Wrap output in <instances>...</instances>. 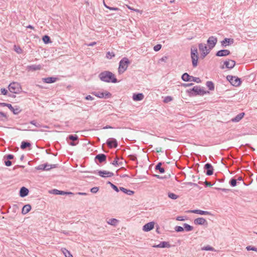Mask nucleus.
Segmentation results:
<instances>
[{
	"label": "nucleus",
	"mask_w": 257,
	"mask_h": 257,
	"mask_svg": "<svg viewBox=\"0 0 257 257\" xmlns=\"http://www.w3.org/2000/svg\"><path fill=\"white\" fill-rule=\"evenodd\" d=\"M115 56V54L113 52H107L106 54V58L108 59H111Z\"/></svg>",
	"instance_id": "a19ab883"
},
{
	"label": "nucleus",
	"mask_w": 257,
	"mask_h": 257,
	"mask_svg": "<svg viewBox=\"0 0 257 257\" xmlns=\"http://www.w3.org/2000/svg\"><path fill=\"white\" fill-rule=\"evenodd\" d=\"M246 249L247 250H253L257 252V247H255L254 246L249 245L246 246Z\"/></svg>",
	"instance_id": "de8ad7c7"
},
{
	"label": "nucleus",
	"mask_w": 257,
	"mask_h": 257,
	"mask_svg": "<svg viewBox=\"0 0 257 257\" xmlns=\"http://www.w3.org/2000/svg\"><path fill=\"white\" fill-rule=\"evenodd\" d=\"M111 94L108 91H105V92H103V98H108L111 97Z\"/></svg>",
	"instance_id": "8fccbe9b"
},
{
	"label": "nucleus",
	"mask_w": 257,
	"mask_h": 257,
	"mask_svg": "<svg viewBox=\"0 0 257 257\" xmlns=\"http://www.w3.org/2000/svg\"><path fill=\"white\" fill-rule=\"evenodd\" d=\"M162 48V45L161 44H157L156 45H155L154 47V50L156 52H158Z\"/></svg>",
	"instance_id": "09e8293b"
},
{
	"label": "nucleus",
	"mask_w": 257,
	"mask_h": 257,
	"mask_svg": "<svg viewBox=\"0 0 257 257\" xmlns=\"http://www.w3.org/2000/svg\"><path fill=\"white\" fill-rule=\"evenodd\" d=\"M106 143L110 149L116 148L118 146V143L117 140L113 138L108 139Z\"/></svg>",
	"instance_id": "1a4fd4ad"
},
{
	"label": "nucleus",
	"mask_w": 257,
	"mask_h": 257,
	"mask_svg": "<svg viewBox=\"0 0 257 257\" xmlns=\"http://www.w3.org/2000/svg\"><path fill=\"white\" fill-rule=\"evenodd\" d=\"M8 88L9 91L13 93H19L22 89L20 83L15 82L11 83L8 86Z\"/></svg>",
	"instance_id": "423d86ee"
},
{
	"label": "nucleus",
	"mask_w": 257,
	"mask_h": 257,
	"mask_svg": "<svg viewBox=\"0 0 257 257\" xmlns=\"http://www.w3.org/2000/svg\"><path fill=\"white\" fill-rule=\"evenodd\" d=\"M154 224L155 223L153 221L148 222L143 226V230L146 232L149 231L154 228Z\"/></svg>",
	"instance_id": "dca6fc26"
},
{
	"label": "nucleus",
	"mask_w": 257,
	"mask_h": 257,
	"mask_svg": "<svg viewBox=\"0 0 257 257\" xmlns=\"http://www.w3.org/2000/svg\"><path fill=\"white\" fill-rule=\"evenodd\" d=\"M172 97L170 96H167L166 97H165L164 99V102H165V103H168V102H169L170 101H171L172 100Z\"/></svg>",
	"instance_id": "603ef678"
},
{
	"label": "nucleus",
	"mask_w": 257,
	"mask_h": 257,
	"mask_svg": "<svg viewBox=\"0 0 257 257\" xmlns=\"http://www.w3.org/2000/svg\"><path fill=\"white\" fill-rule=\"evenodd\" d=\"M29 190L25 187H22L20 188L19 195L21 197H25L28 195Z\"/></svg>",
	"instance_id": "6ab92c4d"
},
{
	"label": "nucleus",
	"mask_w": 257,
	"mask_h": 257,
	"mask_svg": "<svg viewBox=\"0 0 257 257\" xmlns=\"http://www.w3.org/2000/svg\"><path fill=\"white\" fill-rule=\"evenodd\" d=\"M99 190V188L97 187H92V188H91L90 189V191L91 193H97Z\"/></svg>",
	"instance_id": "5fc2aeb1"
},
{
	"label": "nucleus",
	"mask_w": 257,
	"mask_h": 257,
	"mask_svg": "<svg viewBox=\"0 0 257 257\" xmlns=\"http://www.w3.org/2000/svg\"><path fill=\"white\" fill-rule=\"evenodd\" d=\"M204 169L206 170L205 173L207 176H211L213 174V167L210 163H207L204 165Z\"/></svg>",
	"instance_id": "9b49d317"
},
{
	"label": "nucleus",
	"mask_w": 257,
	"mask_h": 257,
	"mask_svg": "<svg viewBox=\"0 0 257 257\" xmlns=\"http://www.w3.org/2000/svg\"><path fill=\"white\" fill-rule=\"evenodd\" d=\"M191 58L193 67H196L198 65L199 55L197 48L195 46H192L191 48Z\"/></svg>",
	"instance_id": "20e7f679"
},
{
	"label": "nucleus",
	"mask_w": 257,
	"mask_h": 257,
	"mask_svg": "<svg viewBox=\"0 0 257 257\" xmlns=\"http://www.w3.org/2000/svg\"><path fill=\"white\" fill-rule=\"evenodd\" d=\"M9 109L13 112L14 114H18L20 113L22 109L18 106H13L11 104H10L8 106Z\"/></svg>",
	"instance_id": "f3484780"
},
{
	"label": "nucleus",
	"mask_w": 257,
	"mask_h": 257,
	"mask_svg": "<svg viewBox=\"0 0 257 257\" xmlns=\"http://www.w3.org/2000/svg\"><path fill=\"white\" fill-rule=\"evenodd\" d=\"M50 192L55 195H67V194H73V193L71 192H65L64 191L59 190L56 189L52 190Z\"/></svg>",
	"instance_id": "a211bd4d"
},
{
	"label": "nucleus",
	"mask_w": 257,
	"mask_h": 257,
	"mask_svg": "<svg viewBox=\"0 0 257 257\" xmlns=\"http://www.w3.org/2000/svg\"><path fill=\"white\" fill-rule=\"evenodd\" d=\"M42 40L45 44L51 43L50 37L48 35H44L42 37Z\"/></svg>",
	"instance_id": "f704fd0d"
},
{
	"label": "nucleus",
	"mask_w": 257,
	"mask_h": 257,
	"mask_svg": "<svg viewBox=\"0 0 257 257\" xmlns=\"http://www.w3.org/2000/svg\"><path fill=\"white\" fill-rule=\"evenodd\" d=\"M31 209V206L30 204H26L24 205L22 210V213L26 214L28 213Z\"/></svg>",
	"instance_id": "c85d7f7f"
},
{
	"label": "nucleus",
	"mask_w": 257,
	"mask_h": 257,
	"mask_svg": "<svg viewBox=\"0 0 257 257\" xmlns=\"http://www.w3.org/2000/svg\"><path fill=\"white\" fill-rule=\"evenodd\" d=\"M62 251L65 257H73L70 252L66 248H62Z\"/></svg>",
	"instance_id": "4c0bfd02"
},
{
	"label": "nucleus",
	"mask_w": 257,
	"mask_h": 257,
	"mask_svg": "<svg viewBox=\"0 0 257 257\" xmlns=\"http://www.w3.org/2000/svg\"><path fill=\"white\" fill-rule=\"evenodd\" d=\"M12 163L10 160H7L5 161V165L7 167H10L12 165Z\"/></svg>",
	"instance_id": "0e129e2a"
},
{
	"label": "nucleus",
	"mask_w": 257,
	"mask_h": 257,
	"mask_svg": "<svg viewBox=\"0 0 257 257\" xmlns=\"http://www.w3.org/2000/svg\"><path fill=\"white\" fill-rule=\"evenodd\" d=\"M118 158L116 157L114 160L111 163V164L115 166H117L118 165Z\"/></svg>",
	"instance_id": "864d4df0"
},
{
	"label": "nucleus",
	"mask_w": 257,
	"mask_h": 257,
	"mask_svg": "<svg viewBox=\"0 0 257 257\" xmlns=\"http://www.w3.org/2000/svg\"><path fill=\"white\" fill-rule=\"evenodd\" d=\"M168 197L170 198L173 199V200H175L179 197V196L177 195H176L173 193H171V192L168 193Z\"/></svg>",
	"instance_id": "37998d69"
},
{
	"label": "nucleus",
	"mask_w": 257,
	"mask_h": 257,
	"mask_svg": "<svg viewBox=\"0 0 257 257\" xmlns=\"http://www.w3.org/2000/svg\"><path fill=\"white\" fill-rule=\"evenodd\" d=\"M191 76H190L189 74L186 72L182 74L181 78L183 81L188 82L191 81V79L192 78Z\"/></svg>",
	"instance_id": "c756f323"
},
{
	"label": "nucleus",
	"mask_w": 257,
	"mask_h": 257,
	"mask_svg": "<svg viewBox=\"0 0 257 257\" xmlns=\"http://www.w3.org/2000/svg\"><path fill=\"white\" fill-rule=\"evenodd\" d=\"M199 50L200 52V57L202 59L204 58L210 52V49H208L206 44L199 43L198 44Z\"/></svg>",
	"instance_id": "0eeeda50"
},
{
	"label": "nucleus",
	"mask_w": 257,
	"mask_h": 257,
	"mask_svg": "<svg viewBox=\"0 0 257 257\" xmlns=\"http://www.w3.org/2000/svg\"><path fill=\"white\" fill-rule=\"evenodd\" d=\"M1 92L3 95H6L8 93V90L5 88H2L1 89Z\"/></svg>",
	"instance_id": "bf43d9fd"
},
{
	"label": "nucleus",
	"mask_w": 257,
	"mask_h": 257,
	"mask_svg": "<svg viewBox=\"0 0 257 257\" xmlns=\"http://www.w3.org/2000/svg\"><path fill=\"white\" fill-rule=\"evenodd\" d=\"M194 84L193 83H182V86L184 87H189V86H192Z\"/></svg>",
	"instance_id": "338daca9"
},
{
	"label": "nucleus",
	"mask_w": 257,
	"mask_h": 257,
	"mask_svg": "<svg viewBox=\"0 0 257 257\" xmlns=\"http://www.w3.org/2000/svg\"><path fill=\"white\" fill-rule=\"evenodd\" d=\"M153 176L156 177V178L160 179H164L167 178V177L166 176H161L159 175L154 174Z\"/></svg>",
	"instance_id": "680f3d73"
},
{
	"label": "nucleus",
	"mask_w": 257,
	"mask_h": 257,
	"mask_svg": "<svg viewBox=\"0 0 257 257\" xmlns=\"http://www.w3.org/2000/svg\"><path fill=\"white\" fill-rule=\"evenodd\" d=\"M217 42V39L215 36H210L207 40V44L208 45V48L212 49L216 45Z\"/></svg>",
	"instance_id": "6e6552de"
},
{
	"label": "nucleus",
	"mask_w": 257,
	"mask_h": 257,
	"mask_svg": "<svg viewBox=\"0 0 257 257\" xmlns=\"http://www.w3.org/2000/svg\"><path fill=\"white\" fill-rule=\"evenodd\" d=\"M93 95L97 96L98 98H103V92H94L92 93Z\"/></svg>",
	"instance_id": "79ce46f5"
},
{
	"label": "nucleus",
	"mask_w": 257,
	"mask_h": 257,
	"mask_svg": "<svg viewBox=\"0 0 257 257\" xmlns=\"http://www.w3.org/2000/svg\"><path fill=\"white\" fill-rule=\"evenodd\" d=\"M69 140L72 141L71 142H68L69 145L70 146H75L78 144V141L77 143H75V141L78 140V137L76 135H69L67 138V141H68Z\"/></svg>",
	"instance_id": "9d476101"
},
{
	"label": "nucleus",
	"mask_w": 257,
	"mask_h": 257,
	"mask_svg": "<svg viewBox=\"0 0 257 257\" xmlns=\"http://www.w3.org/2000/svg\"><path fill=\"white\" fill-rule=\"evenodd\" d=\"M98 174L102 178L111 177L114 175V174L112 172L105 170L98 171Z\"/></svg>",
	"instance_id": "f8f14e48"
},
{
	"label": "nucleus",
	"mask_w": 257,
	"mask_h": 257,
	"mask_svg": "<svg viewBox=\"0 0 257 257\" xmlns=\"http://www.w3.org/2000/svg\"><path fill=\"white\" fill-rule=\"evenodd\" d=\"M85 99L87 100H93L94 98L90 95L85 96Z\"/></svg>",
	"instance_id": "774afa93"
},
{
	"label": "nucleus",
	"mask_w": 257,
	"mask_h": 257,
	"mask_svg": "<svg viewBox=\"0 0 257 257\" xmlns=\"http://www.w3.org/2000/svg\"><path fill=\"white\" fill-rule=\"evenodd\" d=\"M107 223L108 224L115 226L117 225V223H118V220L115 218H111V219H109L107 221Z\"/></svg>",
	"instance_id": "72a5a7b5"
},
{
	"label": "nucleus",
	"mask_w": 257,
	"mask_h": 257,
	"mask_svg": "<svg viewBox=\"0 0 257 257\" xmlns=\"http://www.w3.org/2000/svg\"><path fill=\"white\" fill-rule=\"evenodd\" d=\"M163 163L159 162L155 166V170H159V172L161 174L165 173V169L164 168L162 167Z\"/></svg>",
	"instance_id": "7c9ffc66"
},
{
	"label": "nucleus",
	"mask_w": 257,
	"mask_h": 257,
	"mask_svg": "<svg viewBox=\"0 0 257 257\" xmlns=\"http://www.w3.org/2000/svg\"><path fill=\"white\" fill-rule=\"evenodd\" d=\"M176 220L178 221H184L185 220V216H178L176 218Z\"/></svg>",
	"instance_id": "69168bd1"
},
{
	"label": "nucleus",
	"mask_w": 257,
	"mask_h": 257,
	"mask_svg": "<svg viewBox=\"0 0 257 257\" xmlns=\"http://www.w3.org/2000/svg\"><path fill=\"white\" fill-rule=\"evenodd\" d=\"M98 78L103 82L115 83L118 82L114 74L109 71H104L98 75Z\"/></svg>",
	"instance_id": "f257e3e1"
},
{
	"label": "nucleus",
	"mask_w": 257,
	"mask_h": 257,
	"mask_svg": "<svg viewBox=\"0 0 257 257\" xmlns=\"http://www.w3.org/2000/svg\"><path fill=\"white\" fill-rule=\"evenodd\" d=\"M171 245L167 241H161L159 244L155 245L153 246L154 247L156 248H169L170 247Z\"/></svg>",
	"instance_id": "aec40b11"
},
{
	"label": "nucleus",
	"mask_w": 257,
	"mask_h": 257,
	"mask_svg": "<svg viewBox=\"0 0 257 257\" xmlns=\"http://www.w3.org/2000/svg\"><path fill=\"white\" fill-rule=\"evenodd\" d=\"M230 52L229 50L227 49H222L218 51L216 54L215 55L217 57H224L226 56L229 55H230Z\"/></svg>",
	"instance_id": "4468645a"
},
{
	"label": "nucleus",
	"mask_w": 257,
	"mask_h": 257,
	"mask_svg": "<svg viewBox=\"0 0 257 257\" xmlns=\"http://www.w3.org/2000/svg\"><path fill=\"white\" fill-rule=\"evenodd\" d=\"M245 113L241 112L238 114L236 116L231 119L232 122H239L244 116Z\"/></svg>",
	"instance_id": "bb28decb"
},
{
	"label": "nucleus",
	"mask_w": 257,
	"mask_h": 257,
	"mask_svg": "<svg viewBox=\"0 0 257 257\" xmlns=\"http://www.w3.org/2000/svg\"><path fill=\"white\" fill-rule=\"evenodd\" d=\"M190 212L191 213H196V214H200V215H210L211 214V213L209 211L201 210H199V209L191 210L190 211Z\"/></svg>",
	"instance_id": "412c9836"
},
{
	"label": "nucleus",
	"mask_w": 257,
	"mask_h": 257,
	"mask_svg": "<svg viewBox=\"0 0 257 257\" xmlns=\"http://www.w3.org/2000/svg\"><path fill=\"white\" fill-rule=\"evenodd\" d=\"M191 81H193L196 82L197 83H199L201 82V80L199 77H195L194 76H191Z\"/></svg>",
	"instance_id": "a18cd8bd"
},
{
	"label": "nucleus",
	"mask_w": 257,
	"mask_h": 257,
	"mask_svg": "<svg viewBox=\"0 0 257 257\" xmlns=\"http://www.w3.org/2000/svg\"><path fill=\"white\" fill-rule=\"evenodd\" d=\"M144 95L142 93H134L133 99L135 101H141L143 99Z\"/></svg>",
	"instance_id": "b1692460"
},
{
	"label": "nucleus",
	"mask_w": 257,
	"mask_h": 257,
	"mask_svg": "<svg viewBox=\"0 0 257 257\" xmlns=\"http://www.w3.org/2000/svg\"><path fill=\"white\" fill-rule=\"evenodd\" d=\"M233 42L234 40L233 39L225 38L221 41V44L222 47H226L227 46L232 45Z\"/></svg>",
	"instance_id": "ddd939ff"
},
{
	"label": "nucleus",
	"mask_w": 257,
	"mask_h": 257,
	"mask_svg": "<svg viewBox=\"0 0 257 257\" xmlns=\"http://www.w3.org/2000/svg\"><path fill=\"white\" fill-rule=\"evenodd\" d=\"M174 229L177 232H182L184 230V227L181 226H176Z\"/></svg>",
	"instance_id": "49530a36"
},
{
	"label": "nucleus",
	"mask_w": 257,
	"mask_h": 257,
	"mask_svg": "<svg viewBox=\"0 0 257 257\" xmlns=\"http://www.w3.org/2000/svg\"><path fill=\"white\" fill-rule=\"evenodd\" d=\"M31 146V144L29 142H28V141H23L21 144V148L22 150H24L28 147H30Z\"/></svg>",
	"instance_id": "473e14b6"
},
{
	"label": "nucleus",
	"mask_w": 257,
	"mask_h": 257,
	"mask_svg": "<svg viewBox=\"0 0 257 257\" xmlns=\"http://www.w3.org/2000/svg\"><path fill=\"white\" fill-rule=\"evenodd\" d=\"M47 163H45L44 164H41L35 168L37 170H45V171H49V169L47 168Z\"/></svg>",
	"instance_id": "2f4dec72"
},
{
	"label": "nucleus",
	"mask_w": 257,
	"mask_h": 257,
	"mask_svg": "<svg viewBox=\"0 0 257 257\" xmlns=\"http://www.w3.org/2000/svg\"><path fill=\"white\" fill-rule=\"evenodd\" d=\"M230 185L232 187H235L237 184V180L234 178H232L229 182Z\"/></svg>",
	"instance_id": "ea45409f"
},
{
	"label": "nucleus",
	"mask_w": 257,
	"mask_h": 257,
	"mask_svg": "<svg viewBox=\"0 0 257 257\" xmlns=\"http://www.w3.org/2000/svg\"><path fill=\"white\" fill-rule=\"evenodd\" d=\"M186 184L188 185L191 186H194V187H198V185L197 184L192 182H187Z\"/></svg>",
	"instance_id": "e2e57ef3"
},
{
	"label": "nucleus",
	"mask_w": 257,
	"mask_h": 257,
	"mask_svg": "<svg viewBox=\"0 0 257 257\" xmlns=\"http://www.w3.org/2000/svg\"><path fill=\"white\" fill-rule=\"evenodd\" d=\"M226 79L233 86L238 87L240 86L241 83V79L237 76L227 75L226 76Z\"/></svg>",
	"instance_id": "39448f33"
},
{
	"label": "nucleus",
	"mask_w": 257,
	"mask_h": 257,
	"mask_svg": "<svg viewBox=\"0 0 257 257\" xmlns=\"http://www.w3.org/2000/svg\"><path fill=\"white\" fill-rule=\"evenodd\" d=\"M207 87L210 90H213L214 89V85L213 82L211 81H208L206 84Z\"/></svg>",
	"instance_id": "e433bc0d"
},
{
	"label": "nucleus",
	"mask_w": 257,
	"mask_h": 257,
	"mask_svg": "<svg viewBox=\"0 0 257 257\" xmlns=\"http://www.w3.org/2000/svg\"><path fill=\"white\" fill-rule=\"evenodd\" d=\"M95 160H98L99 163L105 162L106 156L104 154H99L95 157Z\"/></svg>",
	"instance_id": "4be33fe9"
},
{
	"label": "nucleus",
	"mask_w": 257,
	"mask_h": 257,
	"mask_svg": "<svg viewBox=\"0 0 257 257\" xmlns=\"http://www.w3.org/2000/svg\"><path fill=\"white\" fill-rule=\"evenodd\" d=\"M224 65L225 66L226 68L231 69L235 65V61L234 60L228 59V60H225L224 62Z\"/></svg>",
	"instance_id": "2eb2a0df"
},
{
	"label": "nucleus",
	"mask_w": 257,
	"mask_h": 257,
	"mask_svg": "<svg viewBox=\"0 0 257 257\" xmlns=\"http://www.w3.org/2000/svg\"><path fill=\"white\" fill-rule=\"evenodd\" d=\"M186 92L190 97L197 95L202 96L207 93H209L208 91H205L203 87H201L199 86H195L191 89H187Z\"/></svg>",
	"instance_id": "f03ea898"
},
{
	"label": "nucleus",
	"mask_w": 257,
	"mask_h": 257,
	"mask_svg": "<svg viewBox=\"0 0 257 257\" xmlns=\"http://www.w3.org/2000/svg\"><path fill=\"white\" fill-rule=\"evenodd\" d=\"M31 124L36 126L37 127H40V124L39 123H37L35 120H31L30 122Z\"/></svg>",
	"instance_id": "6e6d98bb"
},
{
	"label": "nucleus",
	"mask_w": 257,
	"mask_h": 257,
	"mask_svg": "<svg viewBox=\"0 0 257 257\" xmlns=\"http://www.w3.org/2000/svg\"><path fill=\"white\" fill-rule=\"evenodd\" d=\"M128 157L130 158V160L136 161L137 160V156L135 155H129Z\"/></svg>",
	"instance_id": "13d9d810"
},
{
	"label": "nucleus",
	"mask_w": 257,
	"mask_h": 257,
	"mask_svg": "<svg viewBox=\"0 0 257 257\" xmlns=\"http://www.w3.org/2000/svg\"><path fill=\"white\" fill-rule=\"evenodd\" d=\"M14 156L12 154H8L6 155L4 158H7L8 160H11L14 159Z\"/></svg>",
	"instance_id": "4d7b16f0"
},
{
	"label": "nucleus",
	"mask_w": 257,
	"mask_h": 257,
	"mask_svg": "<svg viewBox=\"0 0 257 257\" xmlns=\"http://www.w3.org/2000/svg\"><path fill=\"white\" fill-rule=\"evenodd\" d=\"M131 63L130 61L126 57L122 58L119 62L118 72L121 74L127 69L128 65Z\"/></svg>",
	"instance_id": "7ed1b4c3"
},
{
	"label": "nucleus",
	"mask_w": 257,
	"mask_h": 257,
	"mask_svg": "<svg viewBox=\"0 0 257 257\" xmlns=\"http://www.w3.org/2000/svg\"><path fill=\"white\" fill-rule=\"evenodd\" d=\"M43 81L46 83H53L55 82L57 80L58 78L54 77H48L44 78L42 79Z\"/></svg>",
	"instance_id": "5701e85b"
},
{
	"label": "nucleus",
	"mask_w": 257,
	"mask_h": 257,
	"mask_svg": "<svg viewBox=\"0 0 257 257\" xmlns=\"http://www.w3.org/2000/svg\"><path fill=\"white\" fill-rule=\"evenodd\" d=\"M3 117L7 119V116L6 114L3 112L0 111V120L4 121L5 120L3 118Z\"/></svg>",
	"instance_id": "3c124183"
},
{
	"label": "nucleus",
	"mask_w": 257,
	"mask_h": 257,
	"mask_svg": "<svg viewBox=\"0 0 257 257\" xmlns=\"http://www.w3.org/2000/svg\"><path fill=\"white\" fill-rule=\"evenodd\" d=\"M14 50L18 54H21L23 52V50L19 46H17L16 45H14Z\"/></svg>",
	"instance_id": "c03bdc74"
},
{
	"label": "nucleus",
	"mask_w": 257,
	"mask_h": 257,
	"mask_svg": "<svg viewBox=\"0 0 257 257\" xmlns=\"http://www.w3.org/2000/svg\"><path fill=\"white\" fill-rule=\"evenodd\" d=\"M194 222L195 224L204 225L205 223L207 222V221L205 218L203 217H199L195 219L194 221Z\"/></svg>",
	"instance_id": "a878e982"
},
{
	"label": "nucleus",
	"mask_w": 257,
	"mask_h": 257,
	"mask_svg": "<svg viewBox=\"0 0 257 257\" xmlns=\"http://www.w3.org/2000/svg\"><path fill=\"white\" fill-rule=\"evenodd\" d=\"M183 226L184 227V230L186 231H190L193 229V227L187 223H184Z\"/></svg>",
	"instance_id": "c9c22d12"
},
{
	"label": "nucleus",
	"mask_w": 257,
	"mask_h": 257,
	"mask_svg": "<svg viewBox=\"0 0 257 257\" xmlns=\"http://www.w3.org/2000/svg\"><path fill=\"white\" fill-rule=\"evenodd\" d=\"M120 191H122L123 193L128 195L129 196H132L134 194L135 192L132 190L128 189L126 188H125L122 187H119Z\"/></svg>",
	"instance_id": "393cba45"
},
{
	"label": "nucleus",
	"mask_w": 257,
	"mask_h": 257,
	"mask_svg": "<svg viewBox=\"0 0 257 257\" xmlns=\"http://www.w3.org/2000/svg\"><path fill=\"white\" fill-rule=\"evenodd\" d=\"M111 187L116 192H118L120 190H119V188H118L116 185H115L114 184H112V186H111Z\"/></svg>",
	"instance_id": "052dcab7"
},
{
	"label": "nucleus",
	"mask_w": 257,
	"mask_h": 257,
	"mask_svg": "<svg viewBox=\"0 0 257 257\" xmlns=\"http://www.w3.org/2000/svg\"><path fill=\"white\" fill-rule=\"evenodd\" d=\"M41 69V66L40 65H31L27 67V69L29 70L36 71L40 70Z\"/></svg>",
	"instance_id": "cd10ccee"
},
{
	"label": "nucleus",
	"mask_w": 257,
	"mask_h": 257,
	"mask_svg": "<svg viewBox=\"0 0 257 257\" xmlns=\"http://www.w3.org/2000/svg\"><path fill=\"white\" fill-rule=\"evenodd\" d=\"M201 249L202 250H206V251H214L215 250V249L213 247H212L209 245L202 247Z\"/></svg>",
	"instance_id": "58836bf2"
}]
</instances>
